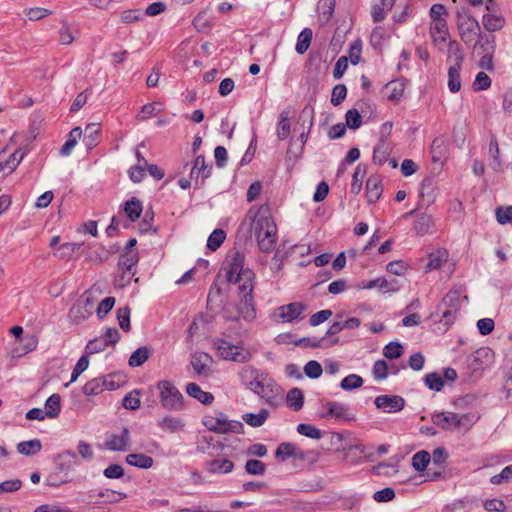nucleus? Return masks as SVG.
I'll use <instances>...</instances> for the list:
<instances>
[{
	"label": "nucleus",
	"instance_id": "f257e3e1",
	"mask_svg": "<svg viewBox=\"0 0 512 512\" xmlns=\"http://www.w3.org/2000/svg\"><path fill=\"white\" fill-rule=\"evenodd\" d=\"M228 268L226 270V281L228 284H237L238 295L240 297L237 310L246 321H253L256 318V308L254 303V280L255 273L250 268H245V256L242 252L231 250L224 262Z\"/></svg>",
	"mask_w": 512,
	"mask_h": 512
},
{
	"label": "nucleus",
	"instance_id": "f03ea898",
	"mask_svg": "<svg viewBox=\"0 0 512 512\" xmlns=\"http://www.w3.org/2000/svg\"><path fill=\"white\" fill-rule=\"evenodd\" d=\"M202 424L209 430L215 433H243L244 425L237 420H228L226 415L222 412H216V415H206L202 419Z\"/></svg>",
	"mask_w": 512,
	"mask_h": 512
},
{
	"label": "nucleus",
	"instance_id": "7ed1b4c3",
	"mask_svg": "<svg viewBox=\"0 0 512 512\" xmlns=\"http://www.w3.org/2000/svg\"><path fill=\"white\" fill-rule=\"evenodd\" d=\"M160 392L161 406L169 411H180L184 407V397L178 388L170 381L162 380L157 383Z\"/></svg>",
	"mask_w": 512,
	"mask_h": 512
},
{
	"label": "nucleus",
	"instance_id": "20e7f679",
	"mask_svg": "<svg viewBox=\"0 0 512 512\" xmlns=\"http://www.w3.org/2000/svg\"><path fill=\"white\" fill-rule=\"evenodd\" d=\"M213 344L220 357L224 360L246 363L251 358L249 350L245 349L242 345H234L224 339H215Z\"/></svg>",
	"mask_w": 512,
	"mask_h": 512
},
{
	"label": "nucleus",
	"instance_id": "39448f33",
	"mask_svg": "<svg viewBox=\"0 0 512 512\" xmlns=\"http://www.w3.org/2000/svg\"><path fill=\"white\" fill-rule=\"evenodd\" d=\"M251 229L257 239L277 238V226L268 211L262 208L254 215Z\"/></svg>",
	"mask_w": 512,
	"mask_h": 512
},
{
	"label": "nucleus",
	"instance_id": "423d86ee",
	"mask_svg": "<svg viewBox=\"0 0 512 512\" xmlns=\"http://www.w3.org/2000/svg\"><path fill=\"white\" fill-rule=\"evenodd\" d=\"M456 20L461 39L465 43L473 42L478 33H480V25L478 21L464 9L457 10Z\"/></svg>",
	"mask_w": 512,
	"mask_h": 512
},
{
	"label": "nucleus",
	"instance_id": "0eeeda50",
	"mask_svg": "<svg viewBox=\"0 0 512 512\" xmlns=\"http://www.w3.org/2000/svg\"><path fill=\"white\" fill-rule=\"evenodd\" d=\"M130 431L124 427L121 434H108L104 441V447L110 451L124 452L130 448Z\"/></svg>",
	"mask_w": 512,
	"mask_h": 512
},
{
	"label": "nucleus",
	"instance_id": "6e6552de",
	"mask_svg": "<svg viewBox=\"0 0 512 512\" xmlns=\"http://www.w3.org/2000/svg\"><path fill=\"white\" fill-rule=\"evenodd\" d=\"M376 407L385 413H396L405 406V400L398 395H379L374 401Z\"/></svg>",
	"mask_w": 512,
	"mask_h": 512
},
{
	"label": "nucleus",
	"instance_id": "1a4fd4ad",
	"mask_svg": "<svg viewBox=\"0 0 512 512\" xmlns=\"http://www.w3.org/2000/svg\"><path fill=\"white\" fill-rule=\"evenodd\" d=\"M378 288L383 292H395L399 289L398 282L395 279L388 280L380 277L371 281H362L357 284V289H373Z\"/></svg>",
	"mask_w": 512,
	"mask_h": 512
},
{
	"label": "nucleus",
	"instance_id": "9d476101",
	"mask_svg": "<svg viewBox=\"0 0 512 512\" xmlns=\"http://www.w3.org/2000/svg\"><path fill=\"white\" fill-rule=\"evenodd\" d=\"M432 422L434 425L444 429H458L459 428V420L458 414L452 412H440L432 415Z\"/></svg>",
	"mask_w": 512,
	"mask_h": 512
},
{
	"label": "nucleus",
	"instance_id": "9b49d317",
	"mask_svg": "<svg viewBox=\"0 0 512 512\" xmlns=\"http://www.w3.org/2000/svg\"><path fill=\"white\" fill-rule=\"evenodd\" d=\"M138 261L139 256L137 251H124L120 255L118 267L119 269H125L128 272L127 278L125 279L126 282H130V280L134 276L135 271L133 270V268L136 266Z\"/></svg>",
	"mask_w": 512,
	"mask_h": 512
},
{
	"label": "nucleus",
	"instance_id": "f8f14e48",
	"mask_svg": "<svg viewBox=\"0 0 512 512\" xmlns=\"http://www.w3.org/2000/svg\"><path fill=\"white\" fill-rule=\"evenodd\" d=\"M275 456L280 461H286L288 458L303 460L305 458L304 452L297 449L291 442L281 443L275 453Z\"/></svg>",
	"mask_w": 512,
	"mask_h": 512
},
{
	"label": "nucleus",
	"instance_id": "ddd939ff",
	"mask_svg": "<svg viewBox=\"0 0 512 512\" xmlns=\"http://www.w3.org/2000/svg\"><path fill=\"white\" fill-rule=\"evenodd\" d=\"M323 407L326 408L327 412L321 414L322 418L333 417L336 420H351L352 418L348 416V407L344 406L341 403L328 401L323 404Z\"/></svg>",
	"mask_w": 512,
	"mask_h": 512
},
{
	"label": "nucleus",
	"instance_id": "4468645a",
	"mask_svg": "<svg viewBox=\"0 0 512 512\" xmlns=\"http://www.w3.org/2000/svg\"><path fill=\"white\" fill-rule=\"evenodd\" d=\"M304 309V305L299 302H293L287 305H283L277 309L278 317L285 322H291L299 318Z\"/></svg>",
	"mask_w": 512,
	"mask_h": 512
},
{
	"label": "nucleus",
	"instance_id": "2eb2a0df",
	"mask_svg": "<svg viewBox=\"0 0 512 512\" xmlns=\"http://www.w3.org/2000/svg\"><path fill=\"white\" fill-rule=\"evenodd\" d=\"M430 35L436 45L446 42L449 37V30L446 19L431 21Z\"/></svg>",
	"mask_w": 512,
	"mask_h": 512
},
{
	"label": "nucleus",
	"instance_id": "dca6fc26",
	"mask_svg": "<svg viewBox=\"0 0 512 512\" xmlns=\"http://www.w3.org/2000/svg\"><path fill=\"white\" fill-rule=\"evenodd\" d=\"M382 180L379 175H371L366 182V195L369 203H375L382 195Z\"/></svg>",
	"mask_w": 512,
	"mask_h": 512
},
{
	"label": "nucleus",
	"instance_id": "f3484780",
	"mask_svg": "<svg viewBox=\"0 0 512 512\" xmlns=\"http://www.w3.org/2000/svg\"><path fill=\"white\" fill-rule=\"evenodd\" d=\"M89 306H91L89 298L86 299L85 303L77 302L74 304L69 311V317L72 322L79 324L83 320L87 319L92 314Z\"/></svg>",
	"mask_w": 512,
	"mask_h": 512
},
{
	"label": "nucleus",
	"instance_id": "a211bd4d",
	"mask_svg": "<svg viewBox=\"0 0 512 512\" xmlns=\"http://www.w3.org/2000/svg\"><path fill=\"white\" fill-rule=\"evenodd\" d=\"M339 343V338L328 339L325 342V337L317 338V337H303L297 341H295V345L304 347V348H319V347H331L337 345Z\"/></svg>",
	"mask_w": 512,
	"mask_h": 512
},
{
	"label": "nucleus",
	"instance_id": "6ab92c4d",
	"mask_svg": "<svg viewBox=\"0 0 512 512\" xmlns=\"http://www.w3.org/2000/svg\"><path fill=\"white\" fill-rule=\"evenodd\" d=\"M24 158V152L16 150L8 158L4 159V155L0 154V173H12Z\"/></svg>",
	"mask_w": 512,
	"mask_h": 512
},
{
	"label": "nucleus",
	"instance_id": "aec40b11",
	"mask_svg": "<svg viewBox=\"0 0 512 512\" xmlns=\"http://www.w3.org/2000/svg\"><path fill=\"white\" fill-rule=\"evenodd\" d=\"M205 469L210 474H227L234 469V464L229 459H213L206 462Z\"/></svg>",
	"mask_w": 512,
	"mask_h": 512
},
{
	"label": "nucleus",
	"instance_id": "412c9836",
	"mask_svg": "<svg viewBox=\"0 0 512 512\" xmlns=\"http://www.w3.org/2000/svg\"><path fill=\"white\" fill-rule=\"evenodd\" d=\"M157 426L162 431L176 433L185 428V423L179 417L165 416L157 421Z\"/></svg>",
	"mask_w": 512,
	"mask_h": 512
},
{
	"label": "nucleus",
	"instance_id": "4be33fe9",
	"mask_svg": "<svg viewBox=\"0 0 512 512\" xmlns=\"http://www.w3.org/2000/svg\"><path fill=\"white\" fill-rule=\"evenodd\" d=\"M186 393L190 397L197 399L200 403L204 405H209L214 400V396L211 392L203 391L201 387L194 382L187 384Z\"/></svg>",
	"mask_w": 512,
	"mask_h": 512
},
{
	"label": "nucleus",
	"instance_id": "5701e85b",
	"mask_svg": "<svg viewBox=\"0 0 512 512\" xmlns=\"http://www.w3.org/2000/svg\"><path fill=\"white\" fill-rule=\"evenodd\" d=\"M212 171V166L207 165L205 163V158L203 155H198L194 160L193 168L190 172L191 179H198L200 176L203 181L210 177Z\"/></svg>",
	"mask_w": 512,
	"mask_h": 512
},
{
	"label": "nucleus",
	"instance_id": "b1692460",
	"mask_svg": "<svg viewBox=\"0 0 512 512\" xmlns=\"http://www.w3.org/2000/svg\"><path fill=\"white\" fill-rule=\"evenodd\" d=\"M57 468L60 472L72 470L77 463V455L75 452L67 450L55 457Z\"/></svg>",
	"mask_w": 512,
	"mask_h": 512
},
{
	"label": "nucleus",
	"instance_id": "393cba45",
	"mask_svg": "<svg viewBox=\"0 0 512 512\" xmlns=\"http://www.w3.org/2000/svg\"><path fill=\"white\" fill-rule=\"evenodd\" d=\"M482 24L488 32L499 31L505 25V18L501 14L487 13L482 17Z\"/></svg>",
	"mask_w": 512,
	"mask_h": 512
},
{
	"label": "nucleus",
	"instance_id": "a878e982",
	"mask_svg": "<svg viewBox=\"0 0 512 512\" xmlns=\"http://www.w3.org/2000/svg\"><path fill=\"white\" fill-rule=\"evenodd\" d=\"M100 133L99 124L91 123L86 126L83 142L88 150L93 149L98 144Z\"/></svg>",
	"mask_w": 512,
	"mask_h": 512
},
{
	"label": "nucleus",
	"instance_id": "bb28decb",
	"mask_svg": "<svg viewBox=\"0 0 512 512\" xmlns=\"http://www.w3.org/2000/svg\"><path fill=\"white\" fill-rule=\"evenodd\" d=\"M475 49L481 50V53H494L495 51V36L489 34L478 33L476 36Z\"/></svg>",
	"mask_w": 512,
	"mask_h": 512
},
{
	"label": "nucleus",
	"instance_id": "cd10ccee",
	"mask_svg": "<svg viewBox=\"0 0 512 512\" xmlns=\"http://www.w3.org/2000/svg\"><path fill=\"white\" fill-rule=\"evenodd\" d=\"M126 462L134 467L149 469L153 466L154 460L145 454L132 453L126 456Z\"/></svg>",
	"mask_w": 512,
	"mask_h": 512
},
{
	"label": "nucleus",
	"instance_id": "c85d7f7f",
	"mask_svg": "<svg viewBox=\"0 0 512 512\" xmlns=\"http://www.w3.org/2000/svg\"><path fill=\"white\" fill-rule=\"evenodd\" d=\"M395 0H380L379 4L372 7V19L374 22H382L386 17V12L391 10Z\"/></svg>",
	"mask_w": 512,
	"mask_h": 512
},
{
	"label": "nucleus",
	"instance_id": "c756f323",
	"mask_svg": "<svg viewBox=\"0 0 512 512\" xmlns=\"http://www.w3.org/2000/svg\"><path fill=\"white\" fill-rule=\"evenodd\" d=\"M82 136V129L80 127L73 128L69 133L68 140L63 144L59 154L63 157L69 156L77 144L78 139Z\"/></svg>",
	"mask_w": 512,
	"mask_h": 512
},
{
	"label": "nucleus",
	"instance_id": "7c9ffc66",
	"mask_svg": "<svg viewBox=\"0 0 512 512\" xmlns=\"http://www.w3.org/2000/svg\"><path fill=\"white\" fill-rule=\"evenodd\" d=\"M286 403L294 411L301 410L304 404V396L301 389L295 387L289 390L286 396Z\"/></svg>",
	"mask_w": 512,
	"mask_h": 512
},
{
	"label": "nucleus",
	"instance_id": "2f4dec72",
	"mask_svg": "<svg viewBox=\"0 0 512 512\" xmlns=\"http://www.w3.org/2000/svg\"><path fill=\"white\" fill-rule=\"evenodd\" d=\"M42 443L39 439L22 441L17 444V451L25 456H33L40 452Z\"/></svg>",
	"mask_w": 512,
	"mask_h": 512
},
{
	"label": "nucleus",
	"instance_id": "473e14b6",
	"mask_svg": "<svg viewBox=\"0 0 512 512\" xmlns=\"http://www.w3.org/2000/svg\"><path fill=\"white\" fill-rule=\"evenodd\" d=\"M46 417L56 418L61 412V397L59 394H52L45 402Z\"/></svg>",
	"mask_w": 512,
	"mask_h": 512
},
{
	"label": "nucleus",
	"instance_id": "72a5a7b5",
	"mask_svg": "<svg viewBox=\"0 0 512 512\" xmlns=\"http://www.w3.org/2000/svg\"><path fill=\"white\" fill-rule=\"evenodd\" d=\"M105 381L101 377L89 380L82 388V392L86 396H97L105 391Z\"/></svg>",
	"mask_w": 512,
	"mask_h": 512
},
{
	"label": "nucleus",
	"instance_id": "f704fd0d",
	"mask_svg": "<svg viewBox=\"0 0 512 512\" xmlns=\"http://www.w3.org/2000/svg\"><path fill=\"white\" fill-rule=\"evenodd\" d=\"M460 69L461 66L458 64H453L448 69V87L452 93H457L461 89Z\"/></svg>",
	"mask_w": 512,
	"mask_h": 512
},
{
	"label": "nucleus",
	"instance_id": "c9c22d12",
	"mask_svg": "<svg viewBox=\"0 0 512 512\" xmlns=\"http://www.w3.org/2000/svg\"><path fill=\"white\" fill-rule=\"evenodd\" d=\"M142 210L143 207L141 201L135 197L127 201L124 205V212L132 222L140 218Z\"/></svg>",
	"mask_w": 512,
	"mask_h": 512
},
{
	"label": "nucleus",
	"instance_id": "e433bc0d",
	"mask_svg": "<svg viewBox=\"0 0 512 512\" xmlns=\"http://www.w3.org/2000/svg\"><path fill=\"white\" fill-rule=\"evenodd\" d=\"M150 355V349L147 346H141L131 354L128 364L131 367H139L149 359Z\"/></svg>",
	"mask_w": 512,
	"mask_h": 512
},
{
	"label": "nucleus",
	"instance_id": "4c0bfd02",
	"mask_svg": "<svg viewBox=\"0 0 512 512\" xmlns=\"http://www.w3.org/2000/svg\"><path fill=\"white\" fill-rule=\"evenodd\" d=\"M211 360L207 353H194L191 358V365L198 375H205L207 372V362Z\"/></svg>",
	"mask_w": 512,
	"mask_h": 512
},
{
	"label": "nucleus",
	"instance_id": "58836bf2",
	"mask_svg": "<svg viewBox=\"0 0 512 512\" xmlns=\"http://www.w3.org/2000/svg\"><path fill=\"white\" fill-rule=\"evenodd\" d=\"M431 225L432 217L426 213H422L417 216L413 224V230L417 235L423 236L429 232Z\"/></svg>",
	"mask_w": 512,
	"mask_h": 512
},
{
	"label": "nucleus",
	"instance_id": "ea45409f",
	"mask_svg": "<svg viewBox=\"0 0 512 512\" xmlns=\"http://www.w3.org/2000/svg\"><path fill=\"white\" fill-rule=\"evenodd\" d=\"M405 85L401 81L393 80L386 84L387 98L391 101H399L403 96Z\"/></svg>",
	"mask_w": 512,
	"mask_h": 512
},
{
	"label": "nucleus",
	"instance_id": "a19ab883",
	"mask_svg": "<svg viewBox=\"0 0 512 512\" xmlns=\"http://www.w3.org/2000/svg\"><path fill=\"white\" fill-rule=\"evenodd\" d=\"M431 461V454L425 450L418 451L412 457V467L418 471L423 472L426 470Z\"/></svg>",
	"mask_w": 512,
	"mask_h": 512
},
{
	"label": "nucleus",
	"instance_id": "79ce46f5",
	"mask_svg": "<svg viewBox=\"0 0 512 512\" xmlns=\"http://www.w3.org/2000/svg\"><path fill=\"white\" fill-rule=\"evenodd\" d=\"M312 30L310 28H304L300 34L298 35L297 43H296V52L298 54H304L311 43L312 40Z\"/></svg>",
	"mask_w": 512,
	"mask_h": 512
},
{
	"label": "nucleus",
	"instance_id": "37998d69",
	"mask_svg": "<svg viewBox=\"0 0 512 512\" xmlns=\"http://www.w3.org/2000/svg\"><path fill=\"white\" fill-rule=\"evenodd\" d=\"M389 156V147L384 139H380L378 145L373 150V162L383 165Z\"/></svg>",
	"mask_w": 512,
	"mask_h": 512
},
{
	"label": "nucleus",
	"instance_id": "c03bdc74",
	"mask_svg": "<svg viewBox=\"0 0 512 512\" xmlns=\"http://www.w3.org/2000/svg\"><path fill=\"white\" fill-rule=\"evenodd\" d=\"M269 416L267 409H261L258 414L246 413L243 415V420L252 427H260L264 424Z\"/></svg>",
	"mask_w": 512,
	"mask_h": 512
},
{
	"label": "nucleus",
	"instance_id": "a18cd8bd",
	"mask_svg": "<svg viewBox=\"0 0 512 512\" xmlns=\"http://www.w3.org/2000/svg\"><path fill=\"white\" fill-rule=\"evenodd\" d=\"M101 378L105 381V389L110 391L122 387L126 382L125 376L121 373H112Z\"/></svg>",
	"mask_w": 512,
	"mask_h": 512
},
{
	"label": "nucleus",
	"instance_id": "49530a36",
	"mask_svg": "<svg viewBox=\"0 0 512 512\" xmlns=\"http://www.w3.org/2000/svg\"><path fill=\"white\" fill-rule=\"evenodd\" d=\"M459 299L460 296L457 291H449L437 306V311H441L443 308L458 310Z\"/></svg>",
	"mask_w": 512,
	"mask_h": 512
},
{
	"label": "nucleus",
	"instance_id": "de8ad7c7",
	"mask_svg": "<svg viewBox=\"0 0 512 512\" xmlns=\"http://www.w3.org/2000/svg\"><path fill=\"white\" fill-rule=\"evenodd\" d=\"M367 173V167L364 164H358L354 173H353V181L351 184V191L353 193H359L362 187V182Z\"/></svg>",
	"mask_w": 512,
	"mask_h": 512
},
{
	"label": "nucleus",
	"instance_id": "09e8293b",
	"mask_svg": "<svg viewBox=\"0 0 512 512\" xmlns=\"http://www.w3.org/2000/svg\"><path fill=\"white\" fill-rule=\"evenodd\" d=\"M226 239V234L222 229H215L208 237L207 248L216 251Z\"/></svg>",
	"mask_w": 512,
	"mask_h": 512
},
{
	"label": "nucleus",
	"instance_id": "8fccbe9b",
	"mask_svg": "<svg viewBox=\"0 0 512 512\" xmlns=\"http://www.w3.org/2000/svg\"><path fill=\"white\" fill-rule=\"evenodd\" d=\"M297 432L303 436L318 440L322 438V432L314 425L300 423L296 428Z\"/></svg>",
	"mask_w": 512,
	"mask_h": 512
},
{
	"label": "nucleus",
	"instance_id": "3c124183",
	"mask_svg": "<svg viewBox=\"0 0 512 512\" xmlns=\"http://www.w3.org/2000/svg\"><path fill=\"white\" fill-rule=\"evenodd\" d=\"M290 134V121L288 114L282 112L277 125V136L280 140H285Z\"/></svg>",
	"mask_w": 512,
	"mask_h": 512
},
{
	"label": "nucleus",
	"instance_id": "603ef678",
	"mask_svg": "<svg viewBox=\"0 0 512 512\" xmlns=\"http://www.w3.org/2000/svg\"><path fill=\"white\" fill-rule=\"evenodd\" d=\"M424 383L430 390H434L437 392L441 391V389L444 386L443 378L441 377L440 374L436 372L428 373L427 375H425Z\"/></svg>",
	"mask_w": 512,
	"mask_h": 512
},
{
	"label": "nucleus",
	"instance_id": "864d4df0",
	"mask_svg": "<svg viewBox=\"0 0 512 512\" xmlns=\"http://www.w3.org/2000/svg\"><path fill=\"white\" fill-rule=\"evenodd\" d=\"M447 257V252L445 250H437L434 253L429 255L428 263L426 264L427 270H435L441 267L443 261Z\"/></svg>",
	"mask_w": 512,
	"mask_h": 512
},
{
	"label": "nucleus",
	"instance_id": "5fc2aeb1",
	"mask_svg": "<svg viewBox=\"0 0 512 512\" xmlns=\"http://www.w3.org/2000/svg\"><path fill=\"white\" fill-rule=\"evenodd\" d=\"M363 385V379L357 374H350L342 379L340 387L343 390L350 391L359 388Z\"/></svg>",
	"mask_w": 512,
	"mask_h": 512
},
{
	"label": "nucleus",
	"instance_id": "6e6d98bb",
	"mask_svg": "<svg viewBox=\"0 0 512 512\" xmlns=\"http://www.w3.org/2000/svg\"><path fill=\"white\" fill-rule=\"evenodd\" d=\"M346 127L356 130L362 125V117L357 109H350L345 115Z\"/></svg>",
	"mask_w": 512,
	"mask_h": 512
},
{
	"label": "nucleus",
	"instance_id": "4d7b16f0",
	"mask_svg": "<svg viewBox=\"0 0 512 512\" xmlns=\"http://www.w3.org/2000/svg\"><path fill=\"white\" fill-rule=\"evenodd\" d=\"M403 354V346L399 342H390L383 348V355L392 360L400 358Z\"/></svg>",
	"mask_w": 512,
	"mask_h": 512
},
{
	"label": "nucleus",
	"instance_id": "13d9d810",
	"mask_svg": "<svg viewBox=\"0 0 512 512\" xmlns=\"http://www.w3.org/2000/svg\"><path fill=\"white\" fill-rule=\"evenodd\" d=\"M245 471L250 475H263L266 471V464L257 459H249L245 464Z\"/></svg>",
	"mask_w": 512,
	"mask_h": 512
},
{
	"label": "nucleus",
	"instance_id": "bf43d9fd",
	"mask_svg": "<svg viewBox=\"0 0 512 512\" xmlns=\"http://www.w3.org/2000/svg\"><path fill=\"white\" fill-rule=\"evenodd\" d=\"M117 320L119 323L120 328L125 331L129 332L131 329L130 326V308L128 306L121 307L117 309Z\"/></svg>",
	"mask_w": 512,
	"mask_h": 512
},
{
	"label": "nucleus",
	"instance_id": "052dcab7",
	"mask_svg": "<svg viewBox=\"0 0 512 512\" xmlns=\"http://www.w3.org/2000/svg\"><path fill=\"white\" fill-rule=\"evenodd\" d=\"M389 373V366L385 360H377L373 364L372 374L376 380H384L387 378Z\"/></svg>",
	"mask_w": 512,
	"mask_h": 512
},
{
	"label": "nucleus",
	"instance_id": "680f3d73",
	"mask_svg": "<svg viewBox=\"0 0 512 512\" xmlns=\"http://www.w3.org/2000/svg\"><path fill=\"white\" fill-rule=\"evenodd\" d=\"M98 497L103 498V503L114 504L126 497L125 493L117 492L114 490H104L98 493Z\"/></svg>",
	"mask_w": 512,
	"mask_h": 512
},
{
	"label": "nucleus",
	"instance_id": "e2e57ef3",
	"mask_svg": "<svg viewBox=\"0 0 512 512\" xmlns=\"http://www.w3.org/2000/svg\"><path fill=\"white\" fill-rule=\"evenodd\" d=\"M88 366H89L88 356L82 355L73 368L70 383L75 382L78 379V377L88 368Z\"/></svg>",
	"mask_w": 512,
	"mask_h": 512
},
{
	"label": "nucleus",
	"instance_id": "0e129e2a",
	"mask_svg": "<svg viewBox=\"0 0 512 512\" xmlns=\"http://www.w3.org/2000/svg\"><path fill=\"white\" fill-rule=\"evenodd\" d=\"M323 370L319 362L311 360L304 366V373L311 379H317L321 376Z\"/></svg>",
	"mask_w": 512,
	"mask_h": 512
},
{
	"label": "nucleus",
	"instance_id": "69168bd1",
	"mask_svg": "<svg viewBox=\"0 0 512 512\" xmlns=\"http://www.w3.org/2000/svg\"><path fill=\"white\" fill-rule=\"evenodd\" d=\"M347 96V88L344 84H337L334 86L331 94V103L338 106Z\"/></svg>",
	"mask_w": 512,
	"mask_h": 512
},
{
	"label": "nucleus",
	"instance_id": "338daca9",
	"mask_svg": "<svg viewBox=\"0 0 512 512\" xmlns=\"http://www.w3.org/2000/svg\"><path fill=\"white\" fill-rule=\"evenodd\" d=\"M454 57V64H458V66L462 65L464 56L461 53L460 46L457 41L453 40L448 43V58Z\"/></svg>",
	"mask_w": 512,
	"mask_h": 512
},
{
	"label": "nucleus",
	"instance_id": "774afa93",
	"mask_svg": "<svg viewBox=\"0 0 512 512\" xmlns=\"http://www.w3.org/2000/svg\"><path fill=\"white\" fill-rule=\"evenodd\" d=\"M491 86V79L485 72H479L474 80L473 89L475 91L486 90Z\"/></svg>",
	"mask_w": 512,
	"mask_h": 512
}]
</instances>
